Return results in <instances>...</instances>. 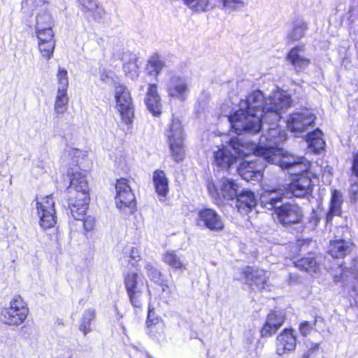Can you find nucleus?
Here are the masks:
<instances>
[{"label": "nucleus", "mask_w": 358, "mask_h": 358, "mask_svg": "<svg viewBox=\"0 0 358 358\" xmlns=\"http://www.w3.org/2000/svg\"><path fill=\"white\" fill-rule=\"evenodd\" d=\"M245 108H239L229 116L236 129L255 134L262 123L275 124L281 118L282 106L273 97L265 99L260 90L250 92L245 99Z\"/></svg>", "instance_id": "nucleus-1"}, {"label": "nucleus", "mask_w": 358, "mask_h": 358, "mask_svg": "<svg viewBox=\"0 0 358 358\" xmlns=\"http://www.w3.org/2000/svg\"><path fill=\"white\" fill-rule=\"evenodd\" d=\"M280 150L273 147H257L254 152L262 157L267 162L278 164L282 169L296 168L298 172L291 175L288 190L296 198H307L312 195L314 189L313 180L317 178V175L312 169L311 162L304 157L297 159L284 160L279 159Z\"/></svg>", "instance_id": "nucleus-2"}, {"label": "nucleus", "mask_w": 358, "mask_h": 358, "mask_svg": "<svg viewBox=\"0 0 358 358\" xmlns=\"http://www.w3.org/2000/svg\"><path fill=\"white\" fill-rule=\"evenodd\" d=\"M66 176L69 180L68 208L72 217H80L88 210L91 199L87 173L79 167H69Z\"/></svg>", "instance_id": "nucleus-3"}, {"label": "nucleus", "mask_w": 358, "mask_h": 358, "mask_svg": "<svg viewBox=\"0 0 358 358\" xmlns=\"http://www.w3.org/2000/svg\"><path fill=\"white\" fill-rule=\"evenodd\" d=\"M310 241L298 240L289 246L290 260L293 265L301 271L313 274L320 271L321 264L316 252L309 251Z\"/></svg>", "instance_id": "nucleus-4"}, {"label": "nucleus", "mask_w": 358, "mask_h": 358, "mask_svg": "<svg viewBox=\"0 0 358 358\" xmlns=\"http://www.w3.org/2000/svg\"><path fill=\"white\" fill-rule=\"evenodd\" d=\"M29 314L27 301L20 294H15L11 298L8 306L0 309V322L3 324L17 327L22 324Z\"/></svg>", "instance_id": "nucleus-5"}, {"label": "nucleus", "mask_w": 358, "mask_h": 358, "mask_svg": "<svg viewBox=\"0 0 358 358\" xmlns=\"http://www.w3.org/2000/svg\"><path fill=\"white\" fill-rule=\"evenodd\" d=\"M275 219L285 227L295 224H303L305 214L303 208L296 203L285 202L274 208Z\"/></svg>", "instance_id": "nucleus-6"}, {"label": "nucleus", "mask_w": 358, "mask_h": 358, "mask_svg": "<svg viewBox=\"0 0 358 358\" xmlns=\"http://www.w3.org/2000/svg\"><path fill=\"white\" fill-rule=\"evenodd\" d=\"M115 99L121 120L126 124H131L135 117V108L131 92L124 85H115Z\"/></svg>", "instance_id": "nucleus-7"}, {"label": "nucleus", "mask_w": 358, "mask_h": 358, "mask_svg": "<svg viewBox=\"0 0 358 358\" xmlns=\"http://www.w3.org/2000/svg\"><path fill=\"white\" fill-rule=\"evenodd\" d=\"M207 189L210 196L217 202H220L234 200L239 191V185L233 179L222 177L216 181H208Z\"/></svg>", "instance_id": "nucleus-8"}, {"label": "nucleus", "mask_w": 358, "mask_h": 358, "mask_svg": "<svg viewBox=\"0 0 358 358\" xmlns=\"http://www.w3.org/2000/svg\"><path fill=\"white\" fill-rule=\"evenodd\" d=\"M125 292L132 306L141 308L143 305L144 280L137 272L128 271L123 275Z\"/></svg>", "instance_id": "nucleus-9"}, {"label": "nucleus", "mask_w": 358, "mask_h": 358, "mask_svg": "<svg viewBox=\"0 0 358 358\" xmlns=\"http://www.w3.org/2000/svg\"><path fill=\"white\" fill-rule=\"evenodd\" d=\"M115 188V200L117 208L120 210H124L127 208L131 210L134 209L136 198L129 185V180L126 178L117 179Z\"/></svg>", "instance_id": "nucleus-10"}, {"label": "nucleus", "mask_w": 358, "mask_h": 358, "mask_svg": "<svg viewBox=\"0 0 358 358\" xmlns=\"http://www.w3.org/2000/svg\"><path fill=\"white\" fill-rule=\"evenodd\" d=\"M241 274L244 283L252 289L262 292L268 286L269 277L264 269L246 266L242 268Z\"/></svg>", "instance_id": "nucleus-11"}, {"label": "nucleus", "mask_w": 358, "mask_h": 358, "mask_svg": "<svg viewBox=\"0 0 358 358\" xmlns=\"http://www.w3.org/2000/svg\"><path fill=\"white\" fill-rule=\"evenodd\" d=\"M264 163L260 159L241 162L237 171L240 176L248 182H258L263 178Z\"/></svg>", "instance_id": "nucleus-12"}, {"label": "nucleus", "mask_w": 358, "mask_h": 358, "mask_svg": "<svg viewBox=\"0 0 358 358\" xmlns=\"http://www.w3.org/2000/svg\"><path fill=\"white\" fill-rule=\"evenodd\" d=\"M196 223L213 231H220L224 228L222 217L215 209L208 207L198 210Z\"/></svg>", "instance_id": "nucleus-13"}, {"label": "nucleus", "mask_w": 358, "mask_h": 358, "mask_svg": "<svg viewBox=\"0 0 358 358\" xmlns=\"http://www.w3.org/2000/svg\"><path fill=\"white\" fill-rule=\"evenodd\" d=\"M297 336L293 327L284 328L275 338V353L282 356L295 350Z\"/></svg>", "instance_id": "nucleus-14"}, {"label": "nucleus", "mask_w": 358, "mask_h": 358, "mask_svg": "<svg viewBox=\"0 0 358 358\" xmlns=\"http://www.w3.org/2000/svg\"><path fill=\"white\" fill-rule=\"evenodd\" d=\"M146 333L153 341L161 343L166 341V325L164 320L155 315L153 308H149L145 322Z\"/></svg>", "instance_id": "nucleus-15"}, {"label": "nucleus", "mask_w": 358, "mask_h": 358, "mask_svg": "<svg viewBox=\"0 0 358 358\" xmlns=\"http://www.w3.org/2000/svg\"><path fill=\"white\" fill-rule=\"evenodd\" d=\"M316 120L315 115L308 110L293 113L287 121V128L292 132L301 133L313 126Z\"/></svg>", "instance_id": "nucleus-16"}, {"label": "nucleus", "mask_w": 358, "mask_h": 358, "mask_svg": "<svg viewBox=\"0 0 358 358\" xmlns=\"http://www.w3.org/2000/svg\"><path fill=\"white\" fill-rule=\"evenodd\" d=\"M304 50V45H295L286 54V59L296 73L304 71L311 64V60L301 55Z\"/></svg>", "instance_id": "nucleus-17"}, {"label": "nucleus", "mask_w": 358, "mask_h": 358, "mask_svg": "<svg viewBox=\"0 0 358 358\" xmlns=\"http://www.w3.org/2000/svg\"><path fill=\"white\" fill-rule=\"evenodd\" d=\"M145 104L153 116L159 117L161 115L162 113V103L160 95L158 93L157 84H148L145 98Z\"/></svg>", "instance_id": "nucleus-18"}, {"label": "nucleus", "mask_w": 358, "mask_h": 358, "mask_svg": "<svg viewBox=\"0 0 358 358\" xmlns=\"http://www.w3.org/2000/svg\"><path fill=\"white\" fill-rule=\"evenodd\" d=\"M81 11L87 20L99 21L106 14V11L97 0H77Z\"/></svg>", "instance_id": "nucleus-19"}, {"label": "nucleus", "mask_w": 358, "mask_h": 358, "mask_svg": "<svg viewBox=\"0 0 358 358\" xmlns=\"http://www.w3.org/2000/svg\"><path fill=\"white\" fill-rule=\"evenodd\" d=\"M285 198V192L281 187L264 189L260 194V201L264 207L273 209L276 208L278 203L281 202Z\"/></svg>", "instance_id": "nucleus-20"}, {"label": "nucleus", "mask_w": 358, "mask_h": 358, "mask_svg": "<svg viewBox=\"0 0 358 358\" xmlns=\"http://www.w3.org/2000/svg\"><path fill=\"white\" fill-rule=\"evenodd\" d=\"M236 161V157L224 146L219 148L213 152V165L220 169L228 171Z\"/></svg>", "instance_id": "nucleus-21"}, {"label": "nucleus", "mask_w": 358, "mask_h": 358, "mask_svg": "<svg viewBox=\"0 0 358 358\" xmlns=\"http://www.w3.org/2000/svg\"><path fill=\"white\" fill-rule=\"evenodd\" d=\"M352 242L344 239H335L329 241L327 253L334 259H343L351 253Z\"/></svg>", "instance_id": "nucleus-22"}, {"label": "nucleus", "mask_w": 358, "mask_h": 358, "mask_svg": "<svg viewBox=\"0 0 358 358\" xmlns=\"http://www.w3.org/2000/svg\"><path fill=\"white\" fill-rule=\"evenodd\" d=\"M236 206L238 212L248 214L257 206V199L250 190H243L237 194Z\"/></svg>", "instance_id": "nucleus-23"}, {"label": "nucleus", "mask_w": 358, "mask_h": 358, "mask_svg": "<svg viewBox=\"0 0 358 358\" xmlns=\"http://www.w3.org/2000/svg\"><path fill=\"white\" fill-rule=\"evenodd\" d=\"M187 90V85L182 77L173 76L170 79V83L167 87L169 96L184 101Z\"/></svg>", "instance_id": "nucleus-24"}, {"label": "nucleus", "mask_w": 358, "mask_h": 358, "mask_svg": "<svg viewBox=\"0 0 358 358\" xmlns=\"http://www.w3.org/2000/svg\"><path fill=\"white\" fill-rule=\"evenodd\" d=\"M169 148L171 156L177 162H181L185 157L184 136L181 131L176 136L174 134L169 136Z\"/></svg>", "instance_id": "nucleus-25"}, {"label": "nucleus", "mask_w": 358, "mask_h": 358, "mask_svg": "<svg viewBox=\"0 0 358 358\" xmlns=\"http://www.w3.org/2000/svg\"><path fill=\"white\" fill-rule=\"evenodd\" d=\"M343 201L341 192L336 189H331L329 207L326 217L327 222H331L334 216L341 215Z\"/></svg>", "instance_id": "nucleus-26"}, {"label": "nucleus", "mask_w": 358, "mask_h": 358, "mask_svg": "<svg viewBox=\"0 0 358 358\" xmlns=\"http://www.w3.org/2000/svg\"><path fill=\"white\" fill-rule=\"evenodd\" d=\"M306 141L315 154L320 153L325 148L326 143L323 138V133L318 128L308 133Z\"/></svg>", "instance_id": "nucleus-27"}, {"label": "nucleus", "mask_w": 358, "mask_h": 358, "mask_svg": "<svg viewBox=\"0 0 358 358\" xmlns=\"http://www.w3.org/2000/svg\"><path fill=\"white\" fill-rule=\"evenodd\" d=\"M152 181L156 193L165 198L169 193V180L164 171L157 169L153 172Z\"/></svg>", "instance_id": "nucleus-28"}, {"label": "nucleus", "mask_w": 358, "mask_h": 358, "mask_svg": "<svg viewBox=\"0 0 358 358\" xmlns=\"http://www.w3.org/2000/svg\"><path fill=\"white\" fill-rule=\"evenodd\" d=\"M162 262L175 271L186 269V263L176 250H166L162 257Z\"/></svg>", "instance_id": "nucleus-29"}, {"label": "nucleus", "mask_w": 358, "mask_h": 358, "mask_svg": "<svg viewBox=\"0 0 358 358\" xmlns=\"http://www.w3.org/2000/svg\"><path fill=\"white\" fill-rule=\"evenodd\" d=\"M84 212L80 217H73L75 220L81 221L83 224V234L88 238L92 237L97 228L96 220L94 217L86 215Z\"/></svg>", "instance_id": "nucleus-30"}, {"label": "nucleus", "mask_w": 358, "mask_h": 358, "mask_svg": "<svg viewBox=\"0 0 358 358\" xmlns=\"http://www.w3.org/2000/svg\"><path fill=\"white\" fill-rule=\"evenodd\" d=\"M96 317V311L92 308H87L83 313L80 319L79 329L84 335L91 331V323Z\"/></svg>", "instance_id": "nucleus-31"}, {"label": "nucleus", "mask_w": 358, "mask_h": 358, "mask_svg": "<svg viewBox=\"0 0 358 358\" xmlns=\"http://www.w3.org/2000/svg\"><path fill=\"white\" fill-rule=\"evenodd\" d=\"M193 13H204L210 7V0H181Z\"/></svg>", "instance_id": "nucleus-32"}, {"label": "nucleus", "mask_w": 358, "mask_h": 358, "mask_svg": "<svg viewBox=\"0 0 358 358\" xmlns=\"http://www.w3.org/2000/svg\"><path fill=\"white\" fill-rule=\"evenodd\" d=\"M52 19L49 13L43 12L36 15L35 31L52 29Z\"/></svg>", "instance_id": "nucleus-33"}, {"label": "nucleus", "mask_w": 358, "mask_h": 358, "mask_svg": "<svg viewBox=\"0 0 358 358\" xmlns=\"http://www.w3.org/2000/svg\"><path fill=\"white\" fill-rule=\"evenodd\" d=\"M55 208V202L52 194L37 198L36 199V213H41L44 211Z\"/></svg>", "instance_id": "nucleus-34"}, {"label": "nucleus", "mask_w": 358, "mask_h": 358, "mask_svg": "<svg viewBox=\"0 0 358 358\" xmlns=\"http://www.w3.org/2000/svg\"><path fill=\"white\" fill-rule=\"evenodd\" d=\"M69 97L67 90H57V94L55 102V110L57 113H63L67 108Z\"/></svg>", "instance_id": "nucleus-35"}, {"label": "nucleus", "mask_w": 358, "mask_h": 358, "mask_svg": "<svg viewBox=\"0 0 358 358\" xmlns=\"http://www.w3.org/2000/svg\"><path fill=\"white\" fill-rule=\"evenodd\" d=\"M318 321H323V319L318 316L315 315L314 317V320L313 323H310L308 321H301L299 324V331L301 336L306 337L310 334V333L315 329V325Z\"/></svg>", "instance_id": "nucleus-36"}, {"label": "nucleus", "mask_w": 358, "mask_h": 358, "mask_svg": "<svg viewBox=\"0 0 358 358\" xmlns=\"http://www.w3.org/2000/svg\"><path fill=\"white\" fill-rule=\"evenodd\" d=\"M265 320L280 329L285 322L286 317L285 315L280 311L271 310L267 314Z\"/></svg>", "instance_id": "nucleus-37"}, {"label": "nucleus", "mask_w": 358, "mask_h": 358, "mask_svg": "<svg viewBox=\"0 0 358 358\" xmlns=\"http://www.w3.org/2000/svg\"><path fill=\"white\" fill-rule=\"evenodd\" d=\"M164 66V62L157 55L152 57L147 64L149 74H153L155 76H159Z\"/></svg>", "instance_id": "nucleus-38"}, {"label": "nucleus", "mask_w": 358, "mask_h": 358, "mask_svg": "<svg viewBox=\"0 0 358 358\" xmlns=\"http://www.w3.org/2000/svg\"><path fill=\"white\" fill-rule=\"evenodd\" d=\"M306 29L307 24L306 22H301L299 24L294 25L290 33L287 35V40L290 43L299 41L304 36Z\"/></svg>", "instance_id": "nucleus-39"}, {"label": "nucleus", "mask_w": 358, "mask_h": 358, "mask_svg": "<svg viewBox=\"0 0 358 358\" xmlns=\"http://www.w3.org/2000/svg\"><path fill=\"white\" fill-rule=\"evenodd\" d=\"M55 41L38 43V48L41 55L46 59H50L54 52Z\"/></svg>", "instance_id": "nucleus-40"}, {"label": "nucleus", "mask_w": 358, "mask_h": 358, "mask_svg": "<svg viewBox=\"0 0 358 358\" xmlns=\"http://www.w3.org/2000/svg\"><path fill=\"white\" fill-rule=\"evenodd\" d=\"M348 301L351 308L358 310V275L348 291Z\"/></svg>", "instance_id": "nucleus-41"}, {"label": "nucleus", "mask_w": 358, "mask_h": 358, "mask_svg": "<svg viewBox=\"0 0 358 358\" xmlns=\"http://www.w3.org/2000/svg\"><path fill=\"white\" fill-rule=\"evenodd\" d=\"M39 224L44 229L53 228L57 224V213L42 214L38 216Z\"/></svg>", "instance_id": "nucleus-42"}, {"label": "nucleus", "mask_w": 358, "mask_h": 358, "mask_svg": "<svg viewBox=\"0 0 358 358\" xmlns=\"http://www.w3.org/2000/svg\"><path fill=\"white\" fill-rule=\"evenodd\" d=\"M147 275L150 280L156 284L164 278L162 273L152 264L148 262L145 265Z\"/></svg>", "instance_id": "nucleus-43"}, {"label": "nucleus", "mask_w": 358, "mask_h": 358, "mask_svg": "<svg viewBox=\"0 0 358 358\" xmlns=\"http://www.w3.org/2000/svg\"><path fill=\"white\" fill-rule=\"evenodd\" d=\"M279 329H280L277 328L275 325H273L265 320L264 324L259 329L260 336L262 338L271 337L275 334Z\"/></svg>", "instance_id": "nucleus-44"}, {"label": "nucleus", "mask_w": 358, "mask_h": 358, "mask_svg": "<svg viewBox=\"0 0 358 358\" xmlns=\"http://www.w3.org/2000/svg\"><path fill=\"white\" fill-rule=\"evenodd\" d=\"M123 71L127 76L135 77L138 74V66L136 59H131L123 64Z\"/></svg>", "instance_id": "nucleus-45"}, {"label": "nucleus", "mask_w": 358, "mask_h": 358, "mask_svg": "<svg viewBox=\"0 0 358 358\" xmlns=\"http://www.w3.org/2000/svg\"><path fill=\"white\" fill-rule=\"evenodd\" d=\"M36 36L38 39V43L55 41V34L52 29L36 30Z\"/></svg>", "instance_id": "nucleus-46"}, {"label": "nucleus", "mask_w": 358, "mask_h": 358, "mask_svg": "<svg viewBox=\"0 0 358 358\" xmlns=\"http://www.w3.org/2000/svg\"><path fill=\"white\" fill-rule=\"evenodd\" d=\"M57 81L59 85L61 86L58 88V90H67L69 86V80L67 76L66 70L64 69H59L57 74Z\"/></svg>", "instance_id": "nucleus-47"}, {"label": "nucleus", "mask_w": 358, "mask_h": 358, "mask_svg": "<svg viewBox=\"0 0 358 358\" xmlns=\"http://www.w3.org/2000/svg\"><path fill=\"white\" fill-rule=\"evenodd\" d=\"M141 259L140 249L137 247H132L129 252V264L133 266H136Z\"/></svg>", "instance_id": "nucleus-48"}, {"label": "nucleus", "mask_w": 358, "mask_h": 358, "mask_svg": "<svg viewBox=\"0 0 358 358\" xmlns=\"http://www.w3.org/2000/svg\"><path fill=\"white\" fill-rule=\"evenodd\" d=\"M249 145L246 143H242L241 146H239L238 149L235 151L236 157L244 158L250 153L251 149L248 148Z\"/></svg>", "instance_id": "nucleus-49"}, {"label": "nucleus", "mask_w": 358, "mask_h": 358, "mask_svg": "<svg viewBox=\"0 0 358 358\" xmlns=\"http://www.w3.org/2000/svg\"><path fill=\"white\" fill-rule=\"evenodd\" d=\"M351 174L358 178V150L353 152L352 156Z\"/></svg>", "instance_id": "nucleus-50"}, {"label": "nucleus", "mask_w": 358, "mask_h": 358, "mask_svg": "<svg viewBox=\"0 0 358 358\" xmlns=\"http://www.w3.org/2000/svg\"><path fill=\"white\" fill-rule=\"evenodd\" d=\"M157 285L161 287L163 292L171 294L172 292V286L167 279L163 278L159 282L156 283Z\"/></svg>", "instance_id": "nucleus-51"}, {"label": "nucleus", "mask_w": 358, "mask_h": 358, "mask_svg": "<svg viewBox=\"0 0 358 358\" xmlns=\"http://www.w3.org/2000/svg\"><path fill=\"white\" fill-rule=\"evenodd\" d=\"M224 8H234L238 4L243 3V0H221Z\"/></svg>", "instance_id": "nucleus-52"}, {"label": "nucleus", "mask_w": 358, "mask_h": 358, "mask_svg": "<svg viewBox=\"0 0 358 358\" xmlns=\"http://www.w3.org/2000/svg\"><path fill=\"white\" fill-rule=\"evenodd\" d=\"M350 270L348 268H341L339 275H335L334 280L336 282H343L345 280L348 276Z\"/></svg>", "instance_id": "nucleus-53"}, {"label": "nucleus", "mask_w": 358, "mask_h": 358, "mask_svg": "<svg viewBox=\"0 0 358 358\" xmlns=\"http://www.w3.org/2000/svg\"><path fill=\"white\" fill-rule=\"evenodd\" d=\"M243 142L238 137H232L229 141V145L233 148L234 151L241 146Z\"/></svg>", "instance_id": "nucleus-54"}, {"label": "nucleus", "mask_w": 358, "mask_h": 358, "mask_svg": "<svg viewBox=\"0 0 358 358\" xmlns=\"http://www.w3.org/2000/svg\"><path fill=\"white\" fill-rule=\"evenodd\" d=\"M320 348V343H313L311 347L308 349V352L304 354L303 358H309L310 354L317 351Z\"/></svg>", "instance_id": "nucleus-55"}, {"label": "nucleus", "mask_w": 358, "mask_h": 358, "mask_svg": "<svg viewBox=\"0 0 358 358\" xmlns=\"http://www.w3.org/2000/svg\"><path fill=\"white\" fill-rule=\"evenodd\" d=\"M43 213H44V214H48V213H56V209H55V208H52V209H51V210H47V211H44V212H43L42 213H41V212H40V213H37V215H38V216H41V215H42V214H43Z\"/></svg>", "instance_id": "nucleus-56"}, {"label": "nucleus", "mask_w": 358, "mask_h": 358, "mask_svg": "<svg viewBox=\"0 0 358 358\" xmlns=\"http://www.w3.org/2000/svg\"><path fill=\"white\" fill-rule=\"evenodd\" d=\"M71 151L73 152V155H75L82 152V151L80 150L77 149V148H73Z\"/></svg>", "instance_id": "nucleus-57"}, {"label": "nucleus", "mask_w": 358, "mask_h": 358, "mask_svg": "<svg viewBox=\"0 0 358 358\" xmlns=\"http://www.w3.org/2000/svg\"><path fill=\"white\" fill-rule=\"evenodd\" d=\"M285 98H282V99H279V100H278H278H276V99H275V100L277 102L280 103V105L282 106V110L283 109V106H282V100H285Z\"/></svg>", "instance_id": "nucleus-58"}, {"label": "nucleus", "mask_w": 358, "mask_h": 358, "mask_svg": "<svg viewBox=\"0 0 358 358\" xmlns=\"http://www.w3.org/2000/svg\"><path fill=\"white\" fill-rule=\"evenodd\" d=\"M285 99H287V100H288V101H287V102L289 103V104L286 106V107H288V106H289L290 99H289V97L288 96V97H285Z\"/></svg>", "instance_id": "nucleus-59"}, {"label": "nucleus", "mask_w": 358, "mask_h": 358, "mask_svg": "<svg viewBox=\"0 0 358 358\" xmlns=\"http://www.w3.org/2000/svg\"><path fill=\"white\" fill-rule=\"evenodd\" d=\"M69 358H71V357H69Z\"/></svg>", "instance_id": "nucleus-60"}]
</instances>
